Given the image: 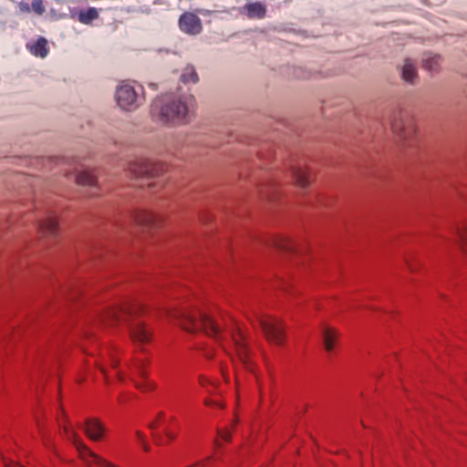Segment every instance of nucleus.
I'll list each match as a JSON object with an SVG mask.
<instances>
[{
    "mask_svg": "<svg viewBox=\"0 0 467 467\" xmlns=\"http://www.w3.org/2000/svg\"><path fill=\"white\" fill-rule=\"evenodd\" d=\"M206 381L207 380L204 377H200V379H199L200 384L204 385Z\"/></svg>",
    "mask_w": 467,
    "mask_h": 467,
    "instance_id": "nucleus-36",
    "label": "nucleus"
},
{
    "mask_svg": "<svg viewBox=\"0 0 467 467\" xmlns=\"http://www.w3.org/2000/svg\"><path fill=\"white\" fill-rule=\"evenodd\" d=\"M147 366V362L144 360H136L134 363V368L140 377L142 379L147 378V373L145 370V367Z\"/></svg>",
    "mask_w": 467,
    "mask_h": 467,
    "instance_id": "nucleus-25",
    "label": "nucleus"
},
{
    "mask_svg": "<svg viewBox=\"0 0 467 467\" xmlns=\"http://www.w3.org/2000/svg\"><path fill=\"white\" fill-rule=\"evenodd\" d=\"M337 332L335 328L325 327L322 331L323 343L327 351L330 352L335 347V341L337 338Z\"/></svg>",
    "mask_w": 467,
    "mask_h": 467,
    "instance_id": "nucleus-18",
    "label": "nucleus"
},
{
    "mask_svg": "<svg viewBox=\"0 0 467 467\" xmlns=\"http://www.w3.org/2000/svg\"><path fill=\"white\" fill-rule=\"evenodd\" d=\"M179 27L185 34L196 36L202 30V20L195 14L185 12L180 16Z\"/></svg>",
    "mask_w": 467,
    "mask_h": 467,
    "instance_id": "nucleus-9",
    "label": "nucleus"
},
{
    "mask_svg": "<svg viewBox=\"0 0 467 467\" xmlns=\"http://www.w3.org/2000/svg\"><path fill=\"white\" fill-rule=\"evenodd\" d=\"M259 325L266 337V339L277 346L284 344L285 339V327L282 322L273 317H259Z\"/></svg>",
    "mask_w": 467,
    "mask_h": 467,
    "instance_id": "nucleus-6",
    "label": "nucleus"
},
{
    "mask_svg": "<svg viewBox=\"0 0 467 467\" xmlns=\"http://www.w3.org/2000/svg\"><path fill=\"white\" fill-rule=\"evenodd\" d=\"M205 356H206V358H212V355H210L209 353H205Z\"/></svg>",
    "mask_w": 467,
    "mask_h": 467,
    "instance_id": "nucleus-39",
    "label": "nucleus"
},
{
    "mask_svg": "<svg viewBox=\"0 0 467 467\" xmlns=\"http://www.w3.org/2000/svg\"><path fill=\"white\" fill-rule=\"evenodd\" d=\"M110 362H111V366L113 368H115L119 363V361L117 359H115V358L113 356H110Z\"/></svg>",
    "mask_w": 467,
    "mask_h": 467,
    "instance_id": "nucleus-34",
    "label": "nucleus"
},
{
    "mask_svg": "<svg viewBox=\"0 0 467 467\" xmlns=\"http://www.w3.org/2000/svg\"><path fill=\"white\" fill-rule=\"evenodd\" d=\"M164 434L171 441L174 440L176 437V434L168 429L164 430Z\"/></svg>",
    "mask_w": 467,
    "mask_h": 467,
    "instance_id": "nucleus-28",
    "label": "nucleus"
},
{
    "mask_svg": "<svg viewBox=\"0 0 467 467\" xmlns=\"http://www.w3.org/2000/svg\"><path fill=\"white\" fill-rule=\"evenodd\" d=\"M153 439L158 445L163 444L162 437L157 433H152Z\"/></svg>",
    "mask_w": 467,
    "mask_h": 467,
    "instance_id": "nucleus-29",
    "label": "nucleus"
},
{
    "mask_svg": "<svg viewBox=\"0 0 467 467\" xmlns=\"http://www.w3.org/2000/svg\"><path fill=\"white\" fill-rule=\"evenodd\" d=\"M220 435H221V437H222L224 441H230L231 435H230V432H229L228 431H222V432L220 433Z\"/></svg>",
    "mask_w": 467,
    "mask_h": 467,
    "instance_id": "nucleus-31",
    "label": "nucleus"
},
{
    "mask_svg": "<svg viewBox=\"0 0 467 467\" xmlns=\"http://www.w3.org/2000/svg\"><path fill=\"white\" fill-rule=\"evenodd\" d=\"M63 434L65 437L73 443V445L78 450L79 456L83 461L86 462L87 464L90 465L92 463L98 466L104 467H113V465L108 462L103 458L99 457L93 451H91L82 441V440L78 437L77 432L67 426H63Z\"/></svg>",
    "mask_w": 467,
    "mask_h": 467,
    "instance_id": "nucleus-5",
    "label": "nucleus"
},
{
    "mask_svg": "<svg viewBox=\"0 0 467 467\" xmlns=\"http://www.w3.org/2000/svg\"><path fill=\"white\" fill-rule=\"evenodd\" d=\"M441 65V57L435 54H425L422 58V67L430 72H439Z\"/></svg>",
    "mask_w": 467,
    "mask_h": 467,
    "instance_id": "nucleus-16",
    "label": "nucleus"
},
{
    "mask_svg": "<svg viewBox=\"0 0 467 467\" xmlns=\"http://www.w3.org/2000/svg\"><path fill=\"white\" fill-rule=\"evenodd\" d=\"M183 83H197L199 81L198 74L192 66H187L181 76Z\"/></svg>",
    "mask_w": 467,
    "mask_h": 467,
    "instance_id": "nucleus-21",
    "label": "nucleus"
},
{
    "mask_svg": "<svg viewBox=\"0 0 467 467\" xmlns=\"http://www.w3.org/2000/svg\"><path fill=\"white\" fill-rule=\"evenodd\" d=\"M157 426L158 424L155 421L149 424V428L152 431H154L157 428Z\"/></svg>",
    "mask_w": 467,
    "mask_h": 467,
    "instance_id": "nucleus-35",
    "label": "nucleus"
},
{
    "mask_svg": "<svg viewBox=\"0 0 467 467\" xmlns=\"http://www.w3.org/2000/svg\"><path fill=\"white\" fill-rule=\"evenodd\" d=\"M169 316L175 318L179 325L188 332L203 331L207 336L221 341L222 332L214 319L208 314L198 310L179 309L169 312Z\"/></svg>",
    "mask_w": 467,
    "mask_h": 467,
    "instance_id": "nucleus-3",
    "label": "nucleus"
},
{
    "mask_svg": "<svg viewBox=\"0 0 467 467\" xmlns=\"http://www.w3.org/2000/svg\"><path fill=\"white\" fill-rule=\"evenodd\" d=\"M99 17L98 10L95 7H89L86 11L79 13V21L82 24L88 25L93 20L97 19Z\"/></svg>",
    "mask_w": 467,
    "mask_h": 467,
    "instance_id": "nucleus-23",
    "label": "nucleus"
},
{
    "mask_svg": "<svg viewBox=\"0 0 467 467\" xmlns=\"http://www.w3.org/2000/svg\"><path fill=\"white\" fill-rule=\"evenodd\" d=\"M170 420H171V422H172V421H175V418H174V417H171Z\"/></svg>",
    "mask_w": 467,
    "mask_h": 467,
    "instance_id": "nucleus-40",
    "label": "nucleus"
},
{
    "mask_svg": "<svg viewBox=\"0 0 467 467\" xmlns=\"http://www.w3.org/2000/svg\"><path fill=\"white\" fill-rule=\"evenodd\" d=\"M406 264H407V265H408L409 269H410L411 272L415 271V268H414V266L412 265V264L410 262V259H409V258H406Z\"/></svg>",
    "mask_w": 467,
    "mask_h": 467,
    "instance_id": "nucleus-33",
    "label": "nucleus"
},
{
    "mask_svg": "<svg viewBox=\"0 0 467 467\" xmlns=\"http://www.w3.org/2000/svg\"><path fill=\"white\" fill-rule=\"evenodd\" d=\"M84 431L90 440L99 441L103 437L105 428L98 419H88L85 422Z\"/></svg>",
    "mask_w": 467,
    "mask_h": 467,
    "instance_id": "nucleus-13",
    "label": "nucleus"
},
{
    "mask_svg": "<svg viewBox=\"0 0 467 467\" xmlns=\"http://www.w3.org/2000/svg\"><path fill=\"white\" fill-rule=\"evenodd\" d=\"M143 306L139 303H125L119 306L109 309L101 317L102 322L114 325L121 320L129 323L130 336L135 344L150 343L152 337V329L139 318Z\"/></svg>",
    "mask_w": 467,
    "mask_h": 467,
    "instance_id": "nucleus-1",
    "label": "nucleus"
},
{
    "mask_svg": "<svg viewBox=\"0 0 467 467\" xmlns=\"http://www.w3.org/2000/svg\"><path fill=\"white\" fill-rule=\"evenodd\" d=\"M136 221L140 224L151 225L155 223V216L150 213H142L136 217Z\"/></svg>",
    "mask_w": 467,
    "mask_h": 467,
    "instance_id": "nucleus-24",
    "label": "nucleus"
},
{
    "mask_svg": "<svg viewBox=\"0 0 467 467\" xmlns=\"http://www.w3.org/2000/svg\"><path fill=\"white\" fill-rule=\"evenodd\" d=\"M292 175L296 184L301 188H306L309 185V175L306 168L298 165L292 168Z\"/></svg>",
    "mask_w": 467,
    "mask_h": 467,
    "instance_id": "nucleus-17",
    "label": "nucleus"
},
{
    "mask_svg": "<svg viewBox=\"0 0 467 467\" xmlns=\"http://www.w3.org/2000/svg\"><path fill=\"white\" fill-rule=\"evenodd\" d=\"M115 99L119 108L133 111L145 101L144 88L141 85L123 81L116 89Z\"/></svg>",
    "mask_w": 467,
    "mask_h": 467,
    "instance_id": "nucleus-4",
    "label": "nucleus"
},
{
    "mask_svg": "<svg viewBox=\"0 0 467 467\" xmlns=\"http://www.w3.org/2000/svg\"><path fill=\"white\" fill-rule=\"evenodd\" d=\"M401 79L409 85L414 86L418 83L419 73L416 61L411 58H404L398 66Z\"/></svg>",
    "mask_w": 467,
    "mask_h": 467,
    "instance_id": "nucleus-10",
    "label": "nucleus"
},
{
    "mask_svg": "<svg viewBox=\"0 0 467 467\" xmlns=\"http://www.w3.org/2000/svg\"><path fill=\"white\" fill-rule=\"evenodd\" d=\"M196 101L193 96L185 95L169 101L156 99L151 105V113L159 115L161 120L173 125L186 124L194 113Z\"/></svg>",
    "mask_w": 467,
    "mask_h": 467,
    "instance_id": "nucleus-2",
    "label": "nucleus"
},
{
    "mask_svg": "<svg viewBox=\"0 0 467 467\" xmlns=\"http://www.w3.org/2000/svg\"><path fill=\"white\" fill-rule=\"evenodd\" d=\"M137 389L143 390V391H149L154 389V384L150 382H134Z\"/></svg>",
    "mask_w": 467,
    "mask_h": 467,
    "instance_id": "nucleus-27",
    "label": "nucleus"
},
{
    "mask_svg": "<svg viewBox=\"0 0 467 467\" xmlns=\"http://www.w3.org/2000/svg\"><path fill=\"white\" fill-rule=\"evenodd\" d=\"M232 339L237 358L246 368L251 369L249 352L244 341V336L240 328H237L236 333H233Z\"/></svg>",
    "mask_w": 467,
    "mask_h": 467,
    "instance_id": "nucleus-11",
    "label": "nucleus"
},
{
    "mask_svg": "<svg viewBox=\"0 0 467 467\" xmlns=\"http://www.w3.org/2000/svg\"><path fill=\"white\" fill-rule=\"evenodd\" d=\"M136 434H137L138 438L140 440H141V441L143 442L144 450L149 451L150 450L149 445L144 442V437H143L142 433H140V431H137Z\"/></svg>",
    "mask_w": 467,
    "mask_h": 467,
    "instance_id": "nucleus-30",
    "label": "nucleus"
},
{
    "mask_svg": "<svg viewBox=\"0 0 467 467\" xmlns=\"http://www.w3.org/2000/svg\"><path fill=\"white\" fill-rule=\"evenodd\" d=\"M163 417H164V412H162V411L159 412L158 418L162 419Z\"/></svg>",
    "mask_w": 467,
    "mask_h": 467,
    "instance_id": "nucleus-37",
    "label": "nucleus"
},
{
    "mask_svg": "<svg viewBox=\"0 0 467 467\" xmlns=\"http://www.w3.org/2000/svg\"><path fill=\"white\" fill-rule=\"evenodd\" d=\"M118 378L119 379V380H122L123 379V377L120 373H118Z\"/></svg>",
    "mask_w": 467,
    "mask_h": 467,
    "instance_id": "nucleus-38",
    "label": "nucleus"
},
{
    "mask_svg": "<svg viewBox=\"0 0 467 467\" xmlns=\"http://www.w3.org/2000/svg\"><path fill=\"white\" fill-rule=\"evenodd\" d=\"M26 48L35 57L45 58L49 53L47 40L44 36H39L36 42L27 43Z\"/></svg>",
    "mask_w": 467,
    "mask_h": 467,
    "instance_id": "nucleus-14",
    "label": "nucleus"
},
{
    "mask_svg": "<svg viewBox=\"0 0 467 467\" xmlns=\"http://www.w3.org/2000/svg\"><path fill=\"white\" fill-rule=\"evenodd\" d=\"M96 365L99 368V369L101 371V373L105 376V379H107V370H106V368L102 365L98 363V362H97Z\"/></svg>",
    "mask_w": 467,
    "mask_h": 467,
    "instance_id": "nucleus-32",
    "label": "nucleus"
},
{
    "mask_svg": "<svg viewBox=\"0 0 467 467\" xmlns=\"http://www.w3.org/2000/svg\"><path fill=\"white\" fill-rule=\"evenodd\" d=\"M76 182L79 185L93 186L96 184V178L90 171H81L77 174Z\"/></svg>",
    "mask_w": 467,
    "mask_h": 467,
    "instance_id": "nucleus-19",
    "label": "nucleus"
},
{
    "mask_svg": "<svg viewBox=\"0 0 467 467\" xmlns=\"http://www.w3.org/2000/svg\"><path fill=\"white\" fill-rule=\"evenodd\" d=\"M456 234L459 237V245L462 252L467 256V222L462 226H457Z\"/></svg>",
    "mask_w": 467,
    "mask_h": 467,
    "instance_id": "nucleus-20",
    "label": "nucleus"
},
{
    "mask_svg": "<svg viewBox=\"0 0 467 467\" xmlns=\"http://www.w3.org/2000/svg\"><path fill=\"white\" fill-rule=\"evenodd\" d=\"M38 231L44 237L56 236L58 231L57 219L50 215L43 221L38 222Z\"/></svg>",
    "mask_w": 467,
    "mask_h": 467,
    "instance_id": "nucleus-15",
    "label": "nucleus"
},
{
    "mask_svg": "<svg viewBox=\"0 0 467 467\" xmlns=\"http://www.w3.org/2000/svg\"><path fill=\"white\" fill-rule=\"evenodd\" d=\"M271 242L273 246L283 251L292 252L295 249L292 241L287 237L275 238Z\"/></svg>",
    "mask_w": 467,
    "mask_h": 467,
    "instance_id": "nucleus-22",
    "label": "nucleus"
},
{
    "mask_svg": "<svg viewBox=\"0 0 467 467\" xmlns=\"http://www.w3.org/2000/svg\"><path fill=\"white\" fill-rule=\"evenodd\" d=\"M32 8L38 15H42L45 12V6L42 0H34L32 2Z\"/></svg>",
    "mask_w": 467,
    "mask_h": 467,
    "instance_id": "nucleus-26",
    "label": "nucleus"
},
{
    "mask_svg": "<svg viewBox=\"0 0 467 467\" xmlns=\"http://www.w3.org/2000/svg\"><path fill=\"white\" fill-rule=\"evenodd\" d=\"M129 171L135 177H154L162 171L161 165L147 159H137L130 162Z\"/></svg>",
    "mask_w": 467,
    "mask_h": 467,
    "instance_id": "nucleus-7",
    "label": "nucleus"
},
{
    "mask_svg": "<svg viewBox=\"0 0 467 467\" xmlns=\"http://www.w3.org/2000/svg\"><path fill=\"white\" fill-rule=\"evenodd\" d=\"M240 14L250 19H263L266 15V6L261 2L247 3L240 8Z\"/></svg>",
    "mask_w": 467,
    "mask_h": 467,
    "instance_id": "nucleus-12",
    "label": "nucleus"
},
{
    "mask_svg": "<svg viewBox=\"0 0 467 467\" xmlns=\"http://www.w3.org/2000/svg\"><path fill=\"white\" fill-rule=\"evenodd\" d=\"M391 127L396 138L404 143L412 140L416 134L415 125L409 118H396L392 120Z\"/></svg>",
    "mask_w": 467,
    "mask_h": 467,
    "instance_id": "nucleus-8",
    "label": "nucleus"
}]
</instances>
